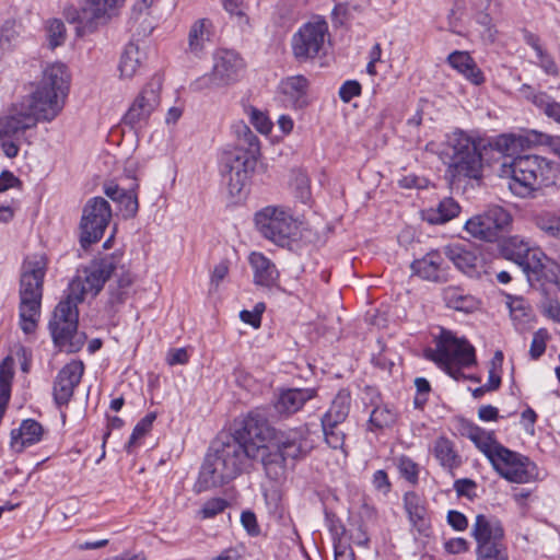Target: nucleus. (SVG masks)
<instances>
[{
    "label": "nucleus",
    "instance_id": "obj_1",
    "mask_svg": "<svg viewBox=\"0 0 560 560\" xmlns=\"http://www.w3.org/2000/svg\"><path fill=\"white\" fill-rule=\"evenodd\" d=\"M121 260L122 254L120 253L94 259L70 282L65 299L56 305L48 324L52 341L58 348L68 352H77L83 347L85 335L78 331V305L83 302L86 294L95 296L103 289Z\"/></svg>",
    "mask_w": 560,
    "mask_h": 560
},
{
    "label": "nucleus",
    "instance_id": "obj_2",
    "mask_svg": "<svg viewBox=\"0 0 560 560\" xmlns=\"http://www.w3.org/2000/svg\"><path fill=\"white\" fill-rule=\"evenodd\" d=\"M258 421V409L249 411L238 429L220 434L211 443L199 472V491L221 487L250 467L257 451L255 438L264 440L257 431Z\"/></svg>",
    "mask_w": 560,
    "mask_h": 560
},
{
    "label": "nucleus",
    "instance_id": "obj_3",
    "mask_svg": "<svg viewBox=\"0 0 560 560\" xmlns=\"http://www.w3.org/2000/svg\"><path fill=\"white\" fill-rule=\"evenodd\" d=\"M547 140L548 135L535 130L524 136L501 135L494 140L493 148L504 155L500 176L508 178V187L515 196L526 198L556 183L559 171L551 161L536 154L512 158L520 148L545 144Z\"/></svg>",
    "mask_w": 560,
    "mask_h": 560
},
{
    "label": "nucleus",
    "instance_id": "obj_4",
    "mask_svg": "<svg viewBox=\"0 0 560 560\" xmlns=\"http://www.w3.org/2000/svg\"><path fill=\"white\" fill-rule=\"evenodd\" d=\"M46 270L47 258L42 254L28 256L22 265L19 289V325L26 335L35 332L38 327Z\"/></svg>",
    "mask_w": 560,
    "mask_h": 560
},
{
    "label": "nucleus",
    "instance_id": "obj_5",
    "mask_svg": "<svg viewBox=\"0 0 560 560\" xmlns=\"http://www.w3.org/2000/svg\"><path fill=\"white\" fill-rule=\"evenodd\" d=\"M237 147L225 152L221 160V174L231 196H237L255 170L260 145L257 136L245 124L236 126Z\"/></svg>",
    "mask_w": 560,
    "mask_h": 560
},
{
    "label": "nucleus",
    "instance_id": "obj_6",
    "mask_svg": "<svg viewBox=\"0 0 560 560\" xmlns=\"http://www.w3.org/2000/svg\"><path fill=\"white\" fill-rule=\"evenodd\" d=\"M444 155L448 159L445 177L450 184L462 178H480L482 155L480 143L462 130L454 131L447 138Z\"/></svg>",
    "mask_w": 560,
    "mask_h": 560
},
{
    "label": "nucleus",
    "instance_id": "obj_7",
    "mask_svg": "<svg viewBox=\"0 0 560 560\" xmlns=\"http://www.w3.org/2000/svg\"><path fill=\"white\" fill-rule=\"evenodd\" d=\"M70 75L63 63L56 62L45 68L36 90L28 96L33 106L52 120L62 109L69 90Z\"/></svg>",
    "mask_w": 560,
    "mask_h": 560
},
{
    "label": "nucleus",
    "instance_id": "obj_8",
    "mask_svg": "<svg viewBox=\"0 0 560 560\" xmlns=\"http://www.w3.org/2000/svg\"><path fill=\"white\" fill-rule=\"evenodd\" d=\"M424 358L438 364L455 380L463 376L462 368H468L476 362L474 347L446 329H442L435 338V348L424 350Z\"/></svg>",
    "mask_w": 560,
    "mask_h": 560
},
{
    "label": "nucleus",
    "instance_id": "obj_9",
    "mask_svg": "<svg viewBox=\"0 0 560 560\" xmlns=\"http://www.w3.org/2000/svg\"><path fill=\"white\" fill-rule=\"evenodd\" d=\"M471 535L477 542V560H509L504 529L498 518L478 514Z\"/></svg>",
    "mask_w": 560,
    "mask_h": 560
},
{
    "label": "nucleus",
    "instance_id": "obj_10",
    "mask_svg": "<svg viewBox=\"0 0 560 560\" xmlns=\"http://www.w3.org/2000/svg\"><path fill=\"white\" fill-rule=\"evenodd\" d=\"M258 419L260 421L257 423V431H261L264 440L255 438L254 447L257 451H254L253 462L259 460L267 477L271 480H279L285 475L287 460L273 445L276 429L270 425L266 415L260 410H258Z\"/></svg>",
    "mask_w": 560,
    "mask_h": 560
},
{
    "label": "nucleus",
    "instance_id": "obj_11",
    "mask_svg": "<svg viewBox=\"0 0 560 560\" xmlns=\"http://www.w3.org/2000/svg\"><path fill=\"white\" fill-rule=\"evenodd\" d=\"M329 35L328 23L316 19L302 24L291 37V51L299 62H306L319 57L325 49Z\"/></svg>",
    "mask_w": 560,
    "mask_h": 560
},
{
    "label": "nucleus",
    "instance_id": "obj_12",
    "mask_svg": "<svg viewBox=\"0 0 560 560\" xmlns=\"http://www.w3.org/2000/svg\"><path fill=\"white\" fill-rule=\"evenodd\" d=\"M256 228L267 240L279 246L289 244L298 225L292 214L279 207L268 206L255 215Z\"/></svg>",
    "mask_w": 560,
    "mask_h": 560
},
{
    "label": "nucleus",
    "instance_id": "obj_13",
    "mask_svg": "<svg viewBox=\"0 0 560 560\" xmlns=\"http://www.w3.org/2000/svg\"><path fill=\"white\" fill-rule=\"evenodd\" d=\"M112 219L109 202L103 197H93L88 200L82 210L80 221V244L86 248L98 242Z\"/></svg>",
    "mask_w": 560,
    "mask_h": 560
},
{
    "label": "nucleus",
    "instance_id": "obj_14",
    "mask_svg": "<svg viewBox=\"0 0 560 560\" xmlns=\"http://www.w3.org/2000/svg\"><path fill=\"white\" fill-rule=\"evenodd\" d=\"M213 61L212 71L192 83L195 91L222 88L237 81L243 69V61L236 52L219 50L215 52Z\"/></svg>",
    "mask_w": 560,
    "mask_h": 560
},
{
    "label": "nucleus",
    "instance_id": "obj_15",
    "mask_svg": "<svg viewBox=\"0 0 560 560\" xmlns=\"http://www.w3.org/2000/svg\"><path fill=\"white\" fill-rule=\"evenodd\" d=\"M40 119L44 120L43 113L37 110L27 97L20 104L13 105L7 115L0 117V139L20 140L24 132L36 127Z\"/></svg>",
    "mask_w": 560,
    "mask_h": 560
},
{
    "label": "nucleus",
    "instance_id": "obj_16",
    "mask_svg": "<svg viewBox=\"0 0 560 560\" xmlns=\"http://www.w3.org/2000/svg\"><path fill=\"white\" fill-rule=\"evenodd\" d=\"M510 222V213L502 207L497 206L470 218L465 224V230L475 238L494 242Z\"/></svg>",
    "mask_w": 560,
    "mask_h": 560
},
{
    "label": "nucleus",
    "instance_id": "obj_17",
    "mask_svg": "<svg viewBox=\"0 0 560 560\" xmlns=\"http://www.w3.org/2000/svg\"><path fill=\"white\" fill-rule=\"evenodd\" d=\"M125 0H84V3L77 16L72 19L78 22V35L92 33L100 24L107 23L117 14V10Z\"/></svg>",
    "mask_w": 560,
    "mask_h": 560
},
{
    "label": "nucleus",
    "instance_id": "obj_18",
    "mask_svg": "<svg viewBox=\"0 0 560 560\" xmlns=\"http://www.w3.org/2000/svg\"><path fill=\"white\" fill-rule=\"evenodd\" d=\"M161 90L162 79L155 75L144 85L132 102L128 112L124 116L125 124L132 128L147 124L151 114L160 104Z\"/></svg>",
    "mask_w": 560,
    "mask_h": 560
},
{
    "label": "nucleus",
    "instance_id": "obj_19",
    "mask_svg": "<svg viewBox=\"0 0 560 560\" xmlns=\"http://www.w3.org/2000/svg\"><path fill=\"white\" fill-rule=\"evenodd\" d=\"M502 252L508 259L513 260L523 269L532 285L534 279L538 280V275L542 266L539 260H535L533 264L530 262V259L534 258L535 255H532L528 243L524 242L518 236H513L504 242Z\"/></svg>",
    "mask_w": 560,
    "mask_h": 560
},
{
    "label": "nucleus",
    "instance_id": "obj_20",
    "mask_svg": "<svg viewBox=\"0 0 560 560\" xmlns=\"http://www.w3.org/2000/svg\"><path fill=\"white\" fill-rule=\"evenodd\" d=\"M83 372L84 365L81 361H71L58 372L52 387L54 399L58 406L68 405Z\"/></svg>",
    "mask_w": 560,
    "mask_h": 560
},
{
    "label": "nucleus",
    "instance_id": "obj_21",
    "mask_svg": "<svg viewBox=\"0 0 560 560\" xmlns=\"http://www.w3.org/2000/svg\"><path fill=\"white\" fill-rule=\"evenodd\" d=\"M410 267L412 272L423 280L432 282H445L447 280L444 258L439 250H431L422 258L413 260Z\"/></svg>",
    "mask_w": 560,
    "mask_h": 560
},
{
    "label": "nucleus",
    "instance_id": "obj_22",
    "mask_svg": "<svg viewBox=\"0 0 560 560\" xmlns=\"http://www.w3.org/2000/svg\"><path fill=\"white\" fill-rule=\"evenodd\" d=\"M315 395L314 388H288L279 393L273 407L278 415L289 417L301 410Z\"/></svg>",
    "mask_w": 560,
    "mask_h": 560
},
{
    "label": "nucleus",
    "instance_id": "obj_23",
    "mask_svg": "<svg viewBox=\"0 0 560 560\" xmlns=\"http://www.w3.org/2000/svg\"><path fill=\"white\" fill-rule=\"evenodd\" d=\"M44 434L39 422L33 419L23 420L19 429L11 432V447L15 452H23L26 447L38 443Z\"/></svg>",
    "mask_w": 560,
    "mask_h": 560
},
{
    "label": "nucleus",
    "instance_id": "obj_24",
    "mask_svg": "<svg viewBox=\"0 0 560 560\" xmlns=\"http://www.w3.org/2000/svg\"><path fill=\"white\" fill-rule=\"evenodd\" d=\"M249 264L254 272V283L256 285L272 288L279 279V271L276 265L261 253H252Z\"/></svg>",
    "mask_w": 560,
    "mask_h": 560
},
{
    "label": "nucleus",
    "instance_id": "obj_25",
    "mask_svg": "<svg viewBox=\"0 0 560 560\" xmlns=\"http://www.w3.org/2000/svg\"><path fill=\"white\" fill-rule=\"evenodd\" d=\"M147 60V52L139 44L129 42L119 59L118 69L121 78L131 79L137 75Z\"/></svg>",
    "mask_w": 560,
    "mask_h": 560
},
{
    "label": "nucleus",
    "instance_id": "obj_26",
    "mask_svg": "<svg viewBox=\"0 0 560 560\" xmlns=\"http://www.w3.org/2000/svg\"><path fill=\"white\" fill-rule=\"evenodd\" d=\"M447 63L475 85L485 82L482 71L467 51L455 50L451 52L447 57Z\"/></svg>",
    "mask_w": 560,
    "mask_h": 560
},
{
    "label": "nucleus",
    "instance_id": "obj_27",
    "mask_svg": "<svg viewBox=\"0 0 560 560\" xmlns=\"http://www.w3.org/2000/svg\"><path fill=\"white\" fill-rule=\"evenodd\" d=\"M444 255L462 272L474 276L477 273L478 257L462 244H451L444 247Z\"/></svg>",
    "mask_w": 560,
    "mask_h": 560
},
{
    "label": "nucleus",
    "instance_id": "obj_28",
    "mask_svg": "<svg viewBox=\"0 0 560 560\" xmlns=\"http://www.w3.org/2000/svg\"><path fill=\"white\" fill-rule=\"evenodd\" d=\"M272 442L276 448L283 454L285 460L288 458L298 459L306 453L305 442L298 431L288 433L276 431V438Z\"/></svg>",
    "mask_w": 560,
    "mask_h": 560
},
{
    "label": "nucleus",
    "instance_id": "obj_29",
    "mask_svg": "<svg viewBox=\"0 0 560 560\" xmlns=\"http://www.w3.org/2000/svg\"><path fill=\"white\" fill-rule=\"evenodd\" d=\"M433 455L440 465L453 474L462 465V457L455 448L453 441L439 436L433 444Z\"/></svg>",
    "mask_w": 560,
    "mask_h": 560
},
{
    "label": "nucleus",
    "instance_id": "obj_30",
    "mask_svg": "<svg viewBox=\"0 0 560 560\" xmlns=\"http://www.w3.org/2000/svg\"><path fill=\"white\" fill-rule=\"evenodd\" d=\"M308 81L304 75H293L281 81L280 89L285 101L293 107L301 108L306 105Z\"/></svg>",
    "mask_w": 560,
    "mask_h": 560
},
{
    "label": "nucleus",
    "instance_id": "obj_31",
    "mask_svg": "<svg viewBox=\"0 0 560 560\" xmlns=\"http://www.w3.org/2000/svg\"><path fill=\"white\" fill-rule=\"evenodd\" d=\"M350 407L351 396L349 392L340 390L331 401L328 410L322 417V423H326L328 427L331 425L330 423L343 424L349 416Z\"/></svg>",
    "mask_w": 560,
    "mask_h": 560
},
{
    "label": "nucleus",
    "instance_id": "obj_32",
    "mask_svg": "<svg viewBox=\"0 0 560 560\" xmlns=\"http://www.w3.org/2000/svg\"><path fill=\"white\" fill-rule=\"evenodd\" d=\"M443 300L447 307L470 313L478 307V300L459 287H447L443 290Z\"/></svg>",
    "mask_w": 560,
    "mask_h": 560
},
{
    "label": "nucleus",
    "instance_id": "obj_33",
    "mask_svg": "<svg viewBox=\"0 0 560 560\" xmlns=\"http://www.w3.org/2000/svg\"><path fill=\"white\" fill-rule=\"evenodd\" d=\"M213 24L209 19H199L190 27L188 34V48L198 55L205 48V44L210 40L212 36Z\"/></svg>",
    "mask_w": 560,
    "mask_h": 560
},
{
    "label": "nucleus",
    "instance_id": "obj_34",
    "mask_svg": "<svg viewBox=\"0 0 560 560\" xmlns=\"http://www.w3.org/2000/svg\"><path fill=\"white\" fill-rule=\"evenodd\" d=\"M460 207L453 198H444L436 209H429L423 212V219L431 224H442L459 213Z\"/></svg>",
    "mask_w": 560,
    "mask_h": 560
},
{
    "label": "nucleus",
    "instance_id": "obj_35",
    "mask_svg": "<svg viewBox=\"0 0 560 560\" xmlns=\"http://www.w3.org/2000/svg\"><path fill=\"white\" fill-rule=\"evenodd\" d=\"M465 430L467 438L486 455L487 458L500 444L494 439L493 433L487 432L474 423H467Z\"/></svg>",
    "mask_w": 560,
    "mask_h": 560
},
{
    "label": "nucleus",
    "instance_id": "obj_36",
    "mask_svg": "<svg viewBox=\"0 0 560 560\" xmlns=\"http://www.w3.org/2000/svg\"><path fill=\"white\" fill-rule=\"evenodd\" d=\"M536 466L527 457L520 455L517 460L511 465L509 469H505L503 478L511 482L526 483L534 477V470Z\"/></svg>",
    "mask_w": 560,
    "mask_h": 560
},
{
    "label": "nucleus",
    "instance_id": "obj_37",
    "mask_svg": "<svg viewBox=\"0 0 560 560\" xmlns=\"http://www.w3.org/2000/svg\"><path fill=\"white\" fill-rule=\"evenodd\" d=\"M372 404L374 408L370 413V430L388 428L395 423L397 415L394 409L387 405Z\"/></svg>",
    "mask_w": 560,
    "mask_h": 560
},
{
    "label": "nucleus",
    "instance_id": "obj_38",
    "mask_svg": "<svg viewBox=\"0 0 560 560\" xmlns=\"http://www.w3.org/2000/svg\"><path fill=\"white\" fill-rule=\"evenodd\" d=\"M520 455L499 444L488 459L493 468L503 477L505 469H509Z\"/></svg>",
    "mask_w": 560,
    "mask_h": 560
},
{
    "label": "nucleus",
    "instance_id": "obj_39",
    "mask_svg": "<svg viewBox=\"0 0 560 560\" xmlns=\"http://www.w3.org/2000/svg\"><path fill=\"white\" fill-rule=\"evenodd\" d=\"M510 315L515 325H525L533 317L530 305L523 298H511L509 303Z\"/></svg>",
    "mask_w": 560,
    "mask_h": 560
},
{
    "label": "nucleus",
    "instance_id": "obj_40",
    "mask_svg": "<svg viewBox=\"0 0 560 560\" xmlns=\"http://www.w3.org/2000/svg\"><path fill=\"white\" fill-rule=\"evenodd\" d=\"M155 419V412H150L136 424L126 445L127 452L131 453L132 450L139 445V441L152 429Z\"/></svg>",
    "mask_w": 560,
    "mask_h": 560
},
{
    "label": "nucleus",
    "instance_id": "obj_41",
    "mask_svg": "<svg viewBox=\"0 0 560 560\" xmlns=\"http://www.w3.org/2000/svg\"><path fill=\"white\" fill-rule=\"evenodd\" d=\"M46 36L51 49L65 44L67 31L63 22L58 19L49 20L46 24Z\"/></svg>",
    "mask_w": 560,
    "mask_h": 560
},
{
    "label": "nucleus",
    "instance_id": "obj_42",
    "mask_svg": "<svg viewBox=\"0 0 560 560\" xmlns=\"http://www.w3.org/2000/svg\"><path fill=\"white\" fill-rule=\"evenodd\" d=\"M406 510L409 514L410 521L417 525L419 523V530H424L427 524L424 520L425 510L419 504V498L415 493L405 497Z\"/></svg>",
    "mask_w": 560,
    "mask_h": 560
},
{
    "label": "nucleus",
    "instance_id": "obj_43",
    "mask_svg": "<svg viewBox=\"0 0 560 560\" xmlns=\"http://www.w3.org/2000/svg\"><path fill=\"white\" fill-rule=\"evenodd\" d=\"M536 226L546 237L560 241V217L539 215L536 218Z\"/></svg>",
    "mask_w": 560,
    "mask_h": 560
},
{
    "label": "nucleus",
    "instance_id": "obj_44",
    "mask_svg": "<svg viewBox=\"0 0 560 560\" xmlns=\"http://www.w3.org/2000/svg\"><path fill=\"white\" fill-rule=\"evenodd\" d=\"M341 425L334 423V425L328 427L326 423H322L325 442L334 450H341L345 445L346 433Z\"/></svg>",
    "mask_w": 560,
    "mask_h": 560
},
{
    "label": "nucleus",
    "instance_id": "obj_45",
    "mask_svg": "<svg viewBox=\"0 0 560 560\" xmlns=\"http://www.w3.org/2000/svg\"><path fill=\"white\" fill-rule=\"evenodd\" d=\"M120 201L118 202L119 209L122 212V217L133 218L139 209L138 197L133 189L126 190L124 195L120 196Z\"/></svg>",
    "mask_w": 560,
    "mask_h": 560
},
{
    "label": "nucleus",
    "instance_id": "obj_46",
    "mask_svg": "<svg viewBox=\"0 0 560 560\" xmlns=\"http://www.w3.org/2000/svg\"><path fill=\"white\" fill-rule=\"evenodd\" d=\"M112 275H119L118 279V288L119 292L117 294H112L110 302L112 303H119L122 302L125 299V290L128 289L132 283V277L129 272L124 270V266L121 265V261L119 262V266L115 272Z\"/></svg>",
    "mask_w": 560,
    "mask_h": 560
},
{
    "label": "nucleus",
    "instance_id": "obj_47",
    "mask_svg": "<svg viewBox=\"0 0 560 560\" xmlns=\"http://www.w3.org/2000/svg\"><path fill=\"white\" fill-rule=\"evenodd\" d=\"M548 337V331L545 328H540L534 334L529 349L533 360L539 359L545 353Z\"/></svg>",
    "mask_w": 560,
    "mask_h": 560
},
{
    "label": "nucleus",
    "instance_id": "obj_48",
    "mask_svg": "<svg viewBox=\"0 0 560 560\" xmlns=\"http://www.w3.org/2000/svg\"><path fill=\"white\" fill-rule=\"evenodd\" d=\"M249 120L260 133L268 135L271 131L272 122L270 119L255 107L249 109Z\"/></svg>",
    "mask_w": 560,
    "mask_h": 560
},
{
    "label": "nucleus",
    "instance_id": "obj_49",
    "mask_svg": "<svg viewBox=\"0 0 560 560\" xmlns=\"http://www.w3.org/2000/svg\"><path fill=\"white\" fill-rule=\"evenodd\" d=\"M226 506L228 502L224 499L213 498L203 504L200 515L202 518H212L222 513Z\"/></svg>",
    "mask_w": 560,
    "mask_h": 560
},
{
    "label": "nucleus",
    "instance_id": "obj_50",
    "mask_svg": "<svg viewBox=\"0 0 560 560\" xmlns=\"http://www.w3.org/2000/svg\"><path fill=\"white\" fill-rule=\"evenodd\" d=\"M399 471L411 483L418 480V465L410 458L402 456L398 464Z\"/></svg>",
    "mask_w": 560,
    "mask_h": 560
},
{
    "label": "nucleus",
    "instance_id": "obj_51",
    "mask_svg": "<svg viewBox=\"0 0 560 560\" xmlns=\"http://www.w3.org/2000/svg\"><path fill=\"white\" fill-rule=\"evenodd\" d=\"M241 523L249 536L255 537L260 534V528L254 512L243 511L241 514Z\"/></svg>",
    "mask_w": 560,
    "mask_h": 560
},
{
    "label": "nucleus",
    "instance_id": "obj_52",
    "mask_svg": "<svg viewBox=\"0 0 560 560\" xmlns=\"http://www.w3.org/2000/svg\"><path fill=\"white\" fill-rule=\"evenodd\" d=\"M360 93L361 85L354 80L345 82L339 90V96L345 103L350 102L354 96L360 95Z\"/></svg>",
    "mask_w": 560,
    "mask_h": 560
},
{
    "label": "nucleus",
    "instance_id": "obj_53",
    "mask_svg": "<svg viewBox=\"0 0 560 560\" xmlns=\"http://www.w3.org/2000/svg\"><path fill=\"white\" fill-rule=\"evenodd\" d=\"M415 386H416V389H417V396L415 398V405L417 407H421L427 401V395L430 393L431 386H430V383L428 382V380L424 378V377H417L415 380Z\"/></svg>",
    "mask_w": 560,
    "mask_h": 560
},
{
    "label": "nucleus",
    "instance_id": "obj_54",
    "mask_svg": "<svg viewBox=\"0 0 560 560\" xmlns=\"http://www.w3.org/2000/svg\"><path fill=\"white\" fill-rule=\"evenodd\" d=\"M223 8L231 15H235L240 22L244 20L245 24H248V19L245 16L243 0H222Z\"/></svg>",
    "mask_w": 560,
    "mask_h": 560
},
{
    "label": "nucleus",
    "instance_id": "obj_55",
    "mask_svg": "<svg viewBox=\"0 0 560 560\" xmlns=\"http://www.w3.org/2000/svg\"><path fill=\"white\" fill-rule=\"evenodd\" d=\"M544 314L556 323H560V303L551 298H546L542 302Z\"/></svg>",
    "mask_w": 560,
    "mask_h": 560
},
{
    "label": "nucleus",
    "instance_id": "obj_56",
    "mask_svg": "<svg viewBox=\"0 0 560 560\" xmlns=\"http://www.w3.org/2000/svg\"><path fill=\"white\" fill-rule=\"evenodd\" d=\"M454 489L459 497L472 498L476 489V482L468 478L457 479L454 482Z\"/></svg>",
    "mask_w": 560,
    "mask_h": 560
},
{
    "label": "nucleus",
    "instance_id": "obj_57",
    "mask_svg": "<svg viewBox=\"0 0 560 560\" xmlns=\"http://www.w3.org/2000/svg\"><path fill=\"white\" fill-rule=\"evenodd\" d=\"M294 183H295V187H296V191H298V198L302 202H307L311 197L307 176L305 174L301 173L295 177Z\"/></svg>",
    "mask_w": 560,
    "mask_h": 560
},
{
    "label": "nucleus",
    "instance_id": "obj_58",
    "mask_svg": "<svg viewBox=\"0 0 560 560\" xmlns=\"http://www.w3.org/2000/svg\"><path fill=\"white\" fill-rule=\"evenodd\" d=\"M448 524L456 530H465L468 526L467 517L458 511H450L447 513Z\"/></svg>",
    "mask_w": 560,
    "mask_h": 560
},
{
    "label": "nucleus",
    "instance_id": "obj_59",
    "mask_svg": "<svg viewBox=\"0 0 560 560\" xmlns=\"http://www.w3.org/2000/svg\"><path fill=\"white\" fill-rule=\"evenodd\" d=\"M189 360V355L185 348L173 349L167 354V363L170 365L186 364Z\"/></svg>",
    "mask_w": 560,
    "mask_h": 560
},
{
    "label": "nucleus",
    "instance_id": "obj_60",
    "mask_svg": "<svg viewBox=\"0 0 560 560\" xmlns=\"http://www.w3.org/2000/svg\"><path fill=\"white\" fill-rule=\"evenodd\" d=\"M476 21L479 25L485 27V31L487 32L489 39L493 40L497 31L492 23V18L486 12H479L476 16Z\"/></svg>",
    "mask_w": 560,
    "mask_h": 560
},
{
    "label": "nucleus",
    "instance_id": "obj_61",
    "mask_svg": "<svg viewBox=\"0 0 560 560\" xmlns=\"http://www.w3.org/2000/svg\"><path fill=\"white\" fill-rule=\"evenodd\" d=\"M21 186V180L9 171H3L0 175V192Z\"/></svg>",
    "mask_w": 560,
    "mask_h": 560
},
{
    "label": "nucleus",
    "instance_id": "obj_62",
    "mask_svg": "<svg viewBox=\"0 0 560 560\" xmlns=\"http://www.w3.org/2000/svg\"><path fill=\"white\" fill-rule=\"evenodd\" d=\"M240 316L244 323L249 324L254 328H258L260 326L261 311L250 312V311L244 310L241 312Z\"/></svg>",
    "mask_w": 560,
    "mask_h": 560
},
{
    "label": "nucleus",
    "instance_id": "obj_63",
    "mask_svg": "<svg viewBox=\"0 0 560 560\" xmlns=\"http://www.w3.org/2000/svg\"><path fill=\"white\" fill-rule=\"evenodd\" d=\"M228 272H229L228 261H225V260L220 261L213 269L212 277H211V283L219 285V283L226 277Z\"/></svg>",
    "mask_w": 560,
    "mask_h": 560
},
{
    "label": "nucleus",
    "instance_id": "obj_64",
    "mask_svg": "<svg viewBox=\"0 0 560 560\" xmlns=\"http://www.w3.org/2000/svg\"><path fill=\"white\" fill-rule=\"evenodd\" d=\"M445 549L450 553H460L468 549V544L464 538H454L445 542Z\"/></svg>",
    "mask_w": 560,
    "mask_h": 560
}]
</instances>
